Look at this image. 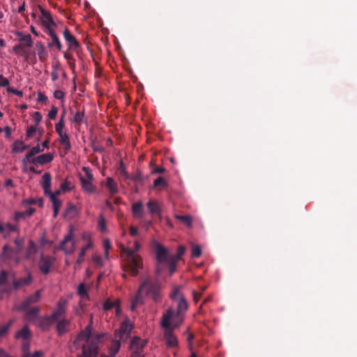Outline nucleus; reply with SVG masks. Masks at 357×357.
I'll list each match as a JSON object with an SVG mask.
<instances>
[{"mask_svg": "<svg viewBox=\"0 0 357 357\" xmlns=\"http://www.w3.org/2000/svg\"><path fill=\"white\" fill-rule=\"evenodd\" d=\"M102 337L101 334H92L91 325L87 326L74 341L75 347L82 350L80 357H96Z\"/></svg>", "mask_w": 357, "mask_h": 357, "instance_id": "obj_1", "label": "nucleus"}, {"mask_svg": "<svg viewBox=\"0 0 357 357\" xmlns=\"http://www.w3.org/2000/svg\"><path fill=\"white\" fill-rule=\"evenodd\" d=\"M140 248V244L137 241L134 243V248H123L122 251L125 255V263L128 271L133 276L138 274V270L142 268V257L136 253Z\"/></svg>", "mask_w": 357, "mask_h": 357, "instance_id": "obj_2", "label": "nucleus"}, {"mask_svg": "<svg viewBox=\"0 0 357 357\" xmlns=\"http://www.w3.org/2000/svg\"><path fill=\"white\" fill-rule=\"evenodd\" d=\"M174 313L172 309H169L163 315L161 321L162 327L164 328V339L168 347H176L178 345V340L173 333L174 328L180 326V323L172 324L170 319L173 318Z\"/></svg>", "mask_w": 357, "mask_h": 357, "instance_id": "obj_3", "label": "nucleus"}, {"mask_svg": "<svg viewBox=\"0 0 357 357\" xmlns=\"http://www.w3.org/2000/svg\"><path fill=\"white\" fill-rule=\"evenodd\" d=\"M158 283L151 278L147 277L143 280V282L139 288V293L152 296V298L156 301L158 298Z\"/></svg>", "mask_w": 357, "mask_h": 357, "instance_id": "obj_4", "label": "nucleus"}, {"mask_svg": "<svg viewBox=\"0 0 357 357\" xmlns=\"http://www.w3.org/2000/svg\"><path fill=\"white\" fill-rule=\"evenodd\" d=\"M83 171L85 173V176H82L79 178L82 189L87 194H93L97 190L96 185L93 184V175L88 167H83Z\"/></svg>", "mask_w": 357, "mask_h": 357, "instance_id": "obj_5", "label": "nucleus"}, {"mask_svg": "<svg viewBox=\"0 0 357 357\" xmlns=\"http://www.w3.org/2000/svg\"><path fill=\"white\" fill-rule=\"evenodd\" d=\"M131 330L132 324L128 319H126L121 324L120 328L116 331L115 339L112 341L110 346L113 345L115 342H118L121 344V341L126 340L130 335Z\"/></svg>", "mask_w": 357, "mask_h": 357, "instance_id": "obj_6", "label": "nucleus"}, {"mask_svg": "<svg viewBox=\"0 0 357 357\" xmlns=\"http://www.w3.org/2000/svg\"><path fill=\"white\" fill-rule=\"evenodd\" d=\"M11 272L1 270L0 272V298L3 294L10 292L13 289V285L10 284L12 280Z\"/></svg>", "mask_w": 357, "mask_h": 357, "instance_id": "obj_7", "label": "nucleus"}, {"mask_svg": "<svg viewBox=\"0 0 357 357\" xmlns=\"http://www.w3.org/2000/svg\"><path fill=\"white\" fill-rule=\"evenodd\" d=\"M55 261V258L52 256H45L40 255V260L38 261V268L40 272L45 275L50 273L52 266Z\"/></svg>", "mask_w": 357, "mask_h": 357, "instance_id": "obj_8", "label": "nucleus"}, {"mask_svg": "<svg viewBox=\"0 0 357 357\" xmlns=\"http://www.w3.org/2000/svg\"><path fill=\"white\" fill-rule=\"evenodd\" d=\"M155 252L159 263H167L173 258L172 255H169L167 249L160 244H156Z\"/></svg>", "mask_w": 357, "mask_h": 357, "instance_id": "obj_9", "label": "nucleus"}, {"mask_svg": "<svg viewBox=\"0 0 357 357\" xmlns=\"http://www.w3.org/2000/svg\"><path fill=\"white\" fill-rule=\"evenodd\" d=\"M61 249L66 254H70L75 250V241L73 236V230L70 229L69 234L65 236L61 244Z\"/></svg>", "mask_w": 357, "mask_h": 357, "instance_id": "obj_10", "label": "nucleus"}, {"mask_svg": "<svg viewBox=\"0 0 357 357\" xmlns=\"http://www.w3.org/2000/svg\"><path fill=\"white\" fill-rule=\"evenodd\" d=\"M38 253V246L32 241L29 240L25 250L24 259L35 262L36 260V254Z\"/></svg>", "mask_w": 357, "mask_h": 357, "instance_id": "obj_11", "label": "nucleus"}, {"mask_svg": "<svg viewBox=\"0 0 357 357\" xmlns=\"http://www.w3.org/2000/svg\"><path fill=\"white\" fill-rule=\"evenodd\" d=\"M66 301L61 300L57 303V307L52 315L51 316V319L52 321H59L66 313Z\"/></svg>", "mask_w": 357, "mask_h": 357, "instance_id": "obj_12", "label": "nucleus"}, {"mask_svg": "<svg viewBox=\"0 0 357 357\" xmlns=\"http://www.w3.org/2000/svg\"><path fill=\"white\" fill-rule=\"evenodd\" d=\"M53 160V155L50 153L41 154L38 156H36L35 158L31 159V164L38 165H44L48 162H50Z\"/></svg>", "mask_w": 357, "mask_h": 357, "instance_id": "obj_13", "label": "nucleus"}, {"mask_svg": "<svg viewBox=\"0 0 357 357\" xmlns=\"http://www.w3.org/2000/svg\"><path fill=\"white\" fill-rule=\"evenodd\" d=\"M63 37L68 43V48L71 50H76L79 47V43L73 36L68 29H66L63 31Z\"/></svg>", "mask_w": 357, "mask_h": 357, "instance_id": "obj_14", "label": "nucleus"}, {"mask_svg": "<svg viewBox=\"0 0 357 357\" xmlns=\"http://www.w3.org/2000/svg\"><path fill=\"white\" fill-rule=\"evenodd\" d=\"M51 181L52 177L50 174L45 173L42 176L41 185L44 190L45 195L50 196L51 194H54L50 188H51Z\"/></svg>", "mask_w": 357, "mask_h": 357, "instance_id": "obj_15", "label": "nucleus"}, {"mask_svg": "<svg viewBox=\"0 0 357 357\" xmlns=\"http://www.w3.org/2000/svg\"><path fill=\"white\" fill-rule=\"evenodd\" d=\"M146 344V341L138 337H134L130 343V349L132 351H142Z\"/></svg>", "mask_w": 357, "mask_h": 357, "instance_id": "obj_16", "label": "nucleus"}, {"mask_svg": "<svg viewBox=\"0 0 357 357\" xmlns=\"http://www.w3.org/2000/svg\"><path fill=\"white\" fill-rule=\"evenodd\" d=\"M40 298V291L38 290L33 295L28 297L26 301L22 303L20 310H26L30 305L37 303Z\"/></svg>", "mask_w": 357, "mask_h": 357, "instance_id": "obj_17", "label": "nucleus"}, {"mask_svg": "<svg viewBox=\"0 0 357 357\" xmlns=\"http://www.w3.org/2000/svg\"><path fill=\"white\" fill-rule=\"evenodd\" d=\"M41 13V20L45 27H50L54 25V22L52 18L50 13L44 10L42 7H40Z\"/></svg>", "mask_w": 357, "mask_h": 357, "instance_id": "obj_18", "label": "nucleus"}, {"mask_svg": "<svg viewBox=\"0 0 357 357\" xmlns=\"http://www.w3.org/2000/svg\"><path fill=\"white\" fill-rule=\"evenodd\" d=\"M59 136V142L63 146L64 150L66 151H70L71 149V144L70 142L69 136L67 132H65L64 133H61Z\"/></svg>", "mask_w": 357, "mask_h": 357, "instance_id": "obj_19", "label": "nucleus"}, {"mask_svg": "<svg viewBox=\"0 0 357 357\" xmlns=\"http://www.w3.org/2000/svg\"><path fill=\"white\" fill-rule=\"evenodd\" d=\"M132 210L134 218H139L143 216L144 211L142 202L134 203L132 206Z\"/></svg>", "mask_w": 357, "mask_h": 357, "instance_id": "obj_20", "label": "nucleus"}, {"mask_svg": "<svg viewBox=\"0 0 357 357\" xmlns=\"http://www.w3.org/2000/svg\"><path fill=\"white\" fill-rule=\"evenodd\" d=\"M146 206L149 212L152 214L160 215V207L158 202L155 200H150L147 204Z\"/></svg>", "mask_w": 357, "mask_h": 357, "instance_id": "obj_21", "label": "nucleus"}, {"mask_svg": "<svg viewBox=\"0 0 357 357\" xmlns=\"http://www.w3.org/2000/svg\"><path fill=\"white\" fill-rule=\"evenodd\" d=\"M106 187L111 195L116 194L119 192L117 183L111 177L107 178Z\"/></svg>", "mask_w": 357, "mask_h": 357, "instance_id": "obj_22", "label": "nucleus"}, {"mask_svg": "<svg viewBox=\"0 0 357 357\" xmlns=\"http://www.w3.org/2000/svg\"><path fill=\"white\" fill-rule=\"evenodd\" d=\"M18 35L20 36V44L22 45L24 49L32 45L33 41L31 36L29 34L22 35V33H19Z\"/></svg>", "mask_w": 357, "mask_h": 357, "instance_id": "obj_23", "label": "nucleus"}, {"mask_svg": "<svg viewBox=\"0 0 357 357\" xmlns=\"http://www.w3.org/2000/svg\"><path fill=\"white\" fill-rule=\"evenodd\" d=\"M43 151L44 149H41L39 145L32 147L30 151L24 158V163H25L28 160H31V159L35 158V155L41 153Z\"/></svg>", "mask_w": 357, "mask_h": 357, "instance_id": "obj_24", "label": "nucleus"}, {"mask_svg": "<svg viewBox=\"0 0 357 357\" xmlns=\"http://www.w3.org/2000/svg\"><path fill=\"white\" fill-rule=\"evenodd\" d=\"M29 344L24 343L22 346V357H43V353L41 351H36L33 353L27 352Z\"/></svg>", "mask_w": 357, "mask_h": 357, "instance_id": "obj_25", "label": "nucleus"}, {"mask_svg": "<svg viewBox=\"0 0 357 357\" xmlns=\"http://www.w3.org/2000/svg\"><path fill=\"white\" fill-rule=\"evenodd\" d=\"M57 331L59 335L65 333L68 331V326L70 324V321L67 319H61L57 321Z\"/></svg>", "mask_w": 357, "mask_h": 357, "instance_id": "obj_26", "label": "nucleus"}, {"mask_svg": "<svg viewBox=\"0 0 357 357\" xmlns=\"http://www.w3.org/2000/svg\"><path fill=\"white\" fill-rule=\"evenodd\" d=\"M35 211V209L33 208H29L23 212H16L15 214V220H20L22 219H25L26 218L30 217Z\"/></svg>", "mask_w": 357, "mask_h": 357, "instance_id": "obj_27", "label": "nucleus"}, {"mask_svg": "<svg viewBox=\"0 0 357 357\" xmlns=\"http://www.w3.org/2000/svg\"><path fill=\"white\" fill-rule=\"evenodd\" d=\"M49 197L53 204L54 216L56 217L61 206V202L55 197V194H51Z\"/></svg>", "mask_w": 357, "mask_h": 357, "instance_id": "obj_28", "label": "nucleus"}, {"mask_svg": "<svg viewBox=\"0 0 357 357\" xmlns=\"http://www.w3.org/2000/svg\"><path fill=\"white\" fill-rule=\"evenodd\" d=\"M29 336H30V332L26 327H24L20 331H19L18 333H17L15 334V337L17 339H22L25 341L23 343V344L24 343L28 344V342H26V340L29 339Z\"/></svg>", "mask_w": 357, "mask_h": 357, "instance_id": "obj_29", "label": "nucleus"}, {"mask_svg": "<svg viewBox=\"0 0 357 357\" xmlns=\"http://www.w3.org/2000/svg\"><path fill=\"white\" fill-rule=\"evenodd\" d=\"M120 349V344L118 342H115L114 344L109 347L108 354L102 355L101 357H114Z\"/></svg>", "mask_w": 357, "mask_h": 357, "instance_id": "obj_30", "label": "nucleus"}, {"mask_svg": "<svg viewBox=\"0 0 357 357\" xmlns=\"http://www.w3.org/2000/svg\"><path fill=\"white\" fill-rule=\"evenodd\" d=\"M31 280V277L30 275H27L24 278H20L17 281L13 282V285L14 289H17L21 286L26 285L29 284Z\"/></svg>", "mask_w": 357, "mask_h": 357, "instance_id": "obj_31", "label": "nucleus"}, {"mask_svg": "<svg viewBox=\"0 0 357 357\" xmlns=\"http://www.w3.org/2000/svg\"><path fill=\"white\" fill-rule=\"evenodd\" d=\"M71 121L78 125H80L82 123L84 122L85 119L84 112L81 110H77L73 115Z\"/></svg>", "mask_w": 357, "mask_h": 357, "instance_id": "obj_32", "label": "nucleus"}, {"mask_svg": "<svg viewBox=\"0 0 357 357\" xmlns=\"http://www.w3.org/2000/svg\"><path fill=\"white\" fill-rule=\"evenodd\" d=\"M177 303V311L176 312L178 315L181 314L183 312H185L188 308V305L186 301L182 297L180 299L176 301Z\"/></svg>", "mask_w": 357, "mask_h": 357, "instance_id": "obj_33", "label": "nucleus"}, {"mask_svg": "<svg viewBox=\"0 0 357 357\" xmlns=\"http://www.w3.org/2000/svg\"><path fill=\"white\" fill-rule=\"evenodd\" d=\"M142 294H139L138 291L136 296L132 299L130 306V309L132 311H134L139 305H141L142 303Z\"/></svg>", "mask_w": 357, "mask_h": 357, "instance_id": "obj_34", "label": "nucleus"}, {"mask_svg": "<svg viewBox=\"0 0 357 357\" xmlns=\"http://www.w3.org/2000/svg\"><path fill=\"white\" fill-rule=\"evenodd\" d=\"M28 148L22 141H16L13 147V152H22Z\"/></svg>", "mask_w": 357, "mask_h": 357, "instance_id": "obj_35", "label": "nucleus"}, {"mask_svg": "<svg viewBox=\"0 0 357 357\" xmlns=\"http://www.w3.org/2000/svg\"><path fill=\"white\" fill-rule=\"evenodd\" d=\"M175 218L182 222L184 225L188 227L192 226V218L190 215H175Z\"/></svg>", "mask_w": 357, "mask_h": 357, "instance_id": "obj_36", "label": "nucleus"}, {"mask_svg": "<svg viewBox=\"0 0 357 357\" xmlns=\"http://www.w3.org/2000/svg\"><path fill=\"white\" fill-rule=\"evenodd\" d=\"M17 230L16 226L11 225L10 224L1 225L0 224V234H4L6 232L15 231Z\"/></svg>", "mask_w": 357, "mask_h": 357, "instance_id": "obj_37", "label": "nucleus"}, {"mask_svg": "<svg viewBox=\"0 0 357 357\" xmlns=\"http://www.w3.org/2000/svg\"><path fill=\"white\" fill-rule=\"evenodd\" d=\"M92 246V243L91 242H89L87 243L86 245H85L84 246H83L81 249V251L79 252V257L77 260V264H81L82 261H83V257H84L85 255V253H86V251L89 249L90 248H91Z\"/></svg>", "mask_w": 357, "mask_h": 357, "instance_id": "obj_38", "label": "nucleus"}, {"mask_svg": "<svg viewBox=\"0 0 357 357\" xmlns=\"http://www.w3.org/2000/svg\"><path fill=\"white\" fill-rule=\"evenodd\" d=\"M77 294L82 298V299H87L89 296L87 293L86 288L85 287V284L82 283L80 284L77 287Z\"/></svg>", "mask_w": 357, "mask_h": 357, "instance_id": "obj_39", "label": "nucleus"}, {"mask_svg": "<svg viewBox=\"0 0 357 357\" xmlns=\"http://www.w3.org/2000/svg\"><path fill=\"white\" fill-rule=\"evenodd\" d=\"M36 47L38 51V54L39 56V58L42 59L46 56V51L41 43H37L36 44Z\"/></svg>", "mask_w": 357, "mask_h": 357, "instance_id": "obj_40", "label": "nucleus"}, {"mask_svg": "<svg viewBox=\"0 0 357 357\" xmlns=\"http://www.w3.org/2000/svg\"><path fill=\"white\" fill-rule=\"evenodd\" d=\"M64 121H62V119H60L59 122L55 124V130L59 135L66 132L64 130Z\"/></svg>", "mask_w": 357, "mask_h": 357, "instance_id": "obj_41", "label": "nucleus"}, {"mask_svg": "<svg viewBox=\"0 0 357 357\" xmlns=\"http://www.w3.org/2000/svg\"><path fill=\"white\" fill-rule=\"evenodd\" d=\"M38 312L39 307H33L27 311L26 317L29 319H33L38 314Z\"/></svg>", "mask_w": 357, "mask_h": 357, "instance_id": "obj_42", "label": "nucleus"}, {"mask_svg": "<svg viewBox=\"0 0 357 357\" xmlns=\"http://www.w3.org/2000/svg\"><path fill=\"white\" fill-rule=\"evenodd\" d=\"M182 297L183 296L180 292V287H175L171 294V298L175 301H177Z\"/></svg>", "mask_w": 357, "mask_h": 357, "instance_id": "obj_43", "label": "nucleus"}, {"mask_svg": "<svg viewBox=\"0 0 357 357\" xmlns=\"http://www.w3.org/2000/svg\"><path fill=\"white\" fill-rule=\"evenodd\" d=\"M202 254L201 248L199 245H193L192 246V256L199 257Z\"/></svg>", "mask_w": 357, "mask_h": 357, "instance_id": "obj_44", "label": "nucleus"}, {"mask_svg": "<svg viewBox=\"0 0 357 357\" xmlns=\"http://www.w3.org/2000/svg\"><path fill=\"white\" fill-rule=\"evenodd\" d=\"M173 310L174 316H173V318H172L170 319V322L172 324H175L176 323H180V324H181L183 321V318L181 317V314L178 315L177 313L174 310Z\"/></svg>", "mask_w": 357, "mask_h": 357, "instance_id": "obj_45", "label": "nucleus"}, {"mask_svg": "<svg viewBox=\"0 0 357 357\" xmlns=\"http://www.w3.org/2000/svg\"><path fill=\"white\" fill-rule=\"evenodd\" d=\"M176 263H177V258L176 257L172 258V259H170V261L167 263L169 266V273H170V274H172L175 271Z\"/></svg>", "mask_w": 357, "mask_h": 357, "instance_id": "obj_46", "label": "nucleus"}, {"mask_svg": "<svg viewBox=\"0 0 357 357\" xmlns=\"http://www.w3.org/2000/svg\"><path fill=\"white\" fill-rule=\"evenodd\" d=\"M154 187H165L167 185V182L165 181V179L162 177L157 178L154 182H153Z\"/></svg>", "mask_w": 357, "mask_h": 357, "instance_id": "obj_47", "label": "nucleus"}, {"mask_svg": "<svg viewBox=\"0 0 357 357\" xmlns=\"http://www.w3.org/2000/svg\"><path fill=\"white\" fill-rule=\"evenodd\" d=\"M13 51L19 54V55H24L26 54V50L25 49L22 47V45H21L20 44H19L18 45H15V47H13Z\"/></svg>", "mask_w": 357, "mask_h": 357, "instance_id": "obj_48", "label": "nucleus"}, {"mask_svg": "<svg viewBox=\"0 0 357 357\" xmlns=\"http://www.w3.org/2000/svg\"><path fill=\"white\" fill-rule=\"evenodd\" d=\"M52 41L51 43L49 44V46L52 47L54 45H55L56 46L57 49L59 50H61L62 46H61V44L60 40H59V38L57 37V36H54V38H52Z\"/></svg>", "mask_w": 357, "mask_h": 357, "instance_id": "obj_49", "label": "nucleus"}, {"mask_svg": "<svg viewBox=\"0 0 357 357\" xmlns=\"http://www.w3.org/2000/svg\"><path fill=\"white\" fill-rule=\"evenodd\" d=\"M37 129L38 128L36 125L28 127L26 130V137H31L36 133Z\"/></svg>", "mask_w": 357, "mask_h": 357, "instance_id": "obj_50", "label": "nucleus"}, {"mask_svg": "<svg viewBox=\"0 0 357 357\" xmlns=\"http://www.w3.org/2000/svg\"><path fill=\"white\" fill-rule=\"evenodd\" d=\"M92 260L97 266L101 267L103 266L102 259L99 255H94L92 257Z\"/></svg>", "mask_w": 357, "mask_h": 357, "instance_id": "obj_51", "label": "nucleus"}, {"mask_svg": "<svg viewBox=\"0 0 357 357\" xmlns=\"http://www.w3.org/2000/svg\"><path fill=\"white\" fill-rule=\"evenodd\" d=\"M12 321L0 326V337H3L8 331Z\"/></svg>", "mask_w": 357, "mask_h": 357, "instance_id": "obj_52", "label": "nucleus"}, {"mask_svg": "<svg viewBox=\"0 0 357 357\" xmlns=\"http://www.w3.org/2000/svg\"><path fill=\"white\" fill-rule=\"evenodd\" d=\"M11 252H12L11 249L8 245H4L3 253H2V257L3 258H9L10 257Z\"/></svg>", "mask_w": 357, "mask_h": 357, "instance_id": "obj_53", "label": "nucleus"}, {"mask_svg": "<svg viewBox=\"0 0 357 357\" xmlns=\"http://www.w3.org/2000/svg\"><path fill=\"white\" fill-rule=\"evenodd\" d=\"M57 112H58L57 108L56 107H54V106H52L51 109L48 112V117L50 119H55V117H56V116L57 114Z\"/></svg>", "mask_w": 357, "mask_h": 357, "instance_id": "obj_54", "label": "nucleus"}, {"mask_svg": "<svg viewBox=\"0 0 357 357\" xmlns=\"http://www.w3.org/2000/svg\"><path fill=\"white\" fill-rule=\"evenodd\" d=\"M184 252H185V248L182 245H180L178 248L176 255H172V257H176L177 261H178L179 259V258L184 254Z\"/></svg>", "mask_w": 357, "mask_h": 357, "instance_id": "obj_55", "label": "nucleus"}, {"mask_svg": "<svg viewBox=\"0 0 357 357\" xmlns=\"http://www.w3.org/2000/svg\"><path fill=\"white\" fill-rule=\"evenodd\" d=\"M9 80L4 77L3 75H0V87H5L9 85Z\"/></svg>", "mask_w": 357, "mask_h": 357, "instance_id": "obj_56", "label": "nucleus"}, {"mask_svg": "<svg viewBox=\"0 0 357 357\" xmlns=\"http://www.w3.org/2000/svg\"><path fill=\"white\" fill-rule=\"evenodd\" d=\"M98 227H99V229H100V231H106V225L105 223V220L102 216L100 217V218L99 220Z\"/></svg>", "mask_w": 357, "mask_h": 357, "instance_id": "obj_57", "label": "nucleus"}, {"mask_svg": "<svg viewBox=\"0 0 357 357\" xmlns=\"http://www.w3.org/2000/svg\"><path fill=\"white\" fill-rule=\"evenodd\" d=\"M61 190H70V183L68 181H65L61 184Z\"/></svg>", "mask_w": 357, "mask_h": 357, "instance_id": "obj_58", "label": "nucleus"}, {"mask_svg": "<svg viewBox=\"0 0 357 357\" xmlns=\"http://www.w3.org/2000/svg\"><path fill=\"white\" fill-rule=\"evenodd\" d=\"M54 96L55 98L61 100L63 98L64 93L62 91L56 90L54 93Z\"/></svg>", "mask_w": 357, "mask_h": 357, "instance_id": "obj_59", "label": "nucleus"}, {"mask_svg": "<svg viewBox=\"0 0 357 357\" xmlns=\"http://www.w3.org/2000/svg\"><path fill=\"white\" fill-rule=\"evenodd\" d=\"M33 118H34V120L36 123V125L38 126V124L40 123V121L42 119V116L40 115V114L39 112H36L33 114Z\"/></svg>", "mask_w": 357, "mask_h": 357, "instance_id": "obj_60", "label": "nucleus"}, {"mask_svg": "<svg viewBox=\"0 0 357 357\" xmlns=\"http://www.w3.org/2000/svg\"><path fill=\"white\" fill-rule=\"evenodd\" d=\"M15 243L17 245L16 252H19L22 249V240H15Z\"/></svg>", "mask_w": 357, "mask_h": 357, "instance_id": "obj_61", "label": "nucleus"}, {"mask_svg": "<svg viewBox=\"0 0 357 357\" xmlns=\"http://www.w3.org/2000/svg\"><path fill=\"white\" fill-rule=\"evenodd\" d=\"M132 357H144L142 351H132Z\"/></svg>", "mask_w": 357, "mask_h": 357, "instance_id": "obj_62", "label": "nucleus"}, {"mask_svg": "<svg viewBox=\"0 0 357 357\" xmlns=\"http://www.w3.org/2000/svg\"><path fill=\"white\" fill-rule=\"evenodd\" d=\"M7 91L16 94V95L20 96H21L22 95V91H17L16 89H11V88H9V87L7 88Z\"/></svg>", "mask_w": 357, "mask_h": 357, "instance_id": "obj_63", "label": "nucleus"}, {"mask_svg": "<svg viewBox=\"0 0 357 357\" xmlns=\"http://www.w3.org/2000/svg\"><path fill=\"white\" fill-rule=\"evenodd\" d=\"M82 238L83 240L88 241V243L91 242L90 241L91 234L89 232H84L82 236Z\"/></svg>", "mask_w": 357, "mask_h": 357, "instance_id": "obj_64", "label": "nucleus"}]
</instances>
